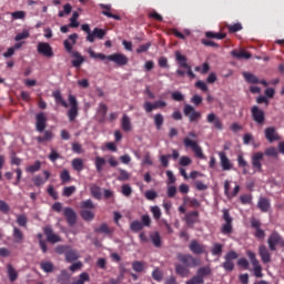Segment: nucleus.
<instances>
[{
  "instance_id": "obj_24",
  "label": "nucleus",
  "mask_w": 284,
  "mask_h": 284,
  "mask_svg": "<svg viewBox=\"0 0 284 284\" xmlns=\"http://www.w3.org/2000/svg\"><path fill=\"white\" fill-rule=\"evenodd\" d=\"M175 274L182 278H187L190 276V267L184 264H175Z\"/></svg>"
},
{
  "instance_id": "obj_19",
  "label": "nucleus",
  "mask_w": 284,
  "mask_h": 284,
  "mask_svg": "<svg viewBox=\"0 0 284 284\" xmlns=\"http://www.w3.org/2000/svg\"><path fill=\"white\" fill-rule=\"evenodd\" d=\"M44 235L47 236L48 243H61V236L54 234V231H52L51 226H45L43 229Z\"/></svg>"
},
{
  "instance_id": "obj_62",
  "label": "nucleus",
  "mask_w": 284,
  "mask_h": 284,
  "mask_svg": "<svg viewBox=\"0 0 284 284\" xmlns=\"http://www.w3.org/2000/svg\"><path fill=\"white\" fill-rule=\"evenodd\" d=\"M74 192H77V186H65L62 191V195L70 197Z\"/></svg>"
},
{
  "instance_id": "obj_38",
  "label": "nucleus",
  "mask_w": 284,
  "mask_h": 284,
  "mask_svg": "<svg viewBox=\"0 0 284 284\" xmlns=\"http://www.w3.org/2000/svg\"><path fill=\"white\" fill-rule=\"evenodd\" d=\"M153 121L156 130H161L163 128V123L165 122V118H163V114L156 113L153 116Z\"/></svg>"
},
{
  "instance_id": "obj_17",
  "label": "nucleus",
  "mask_w": 284,
  "mask_h": 284,
  "mask_svg": "<svg viewBox=\"0 0 284 284\" xmlns=\"http://www.w3.org/2000/svg\"><path fill=\"white\" fill-rule=\"evenodd\" d=\"M189 250L192 252V254L195 255H201L205 254L206 246L199 243L196 240H192L191 243L189 244Z\"/></svg>"
},
{
  "instance_id": "obj_26",
  "label": "nucleus",
  "mask_w": 284,
  "mask_h": 284,
  "mask_svg": "<svg viewBox=\"0 0 284 284\" xmlns=\"http://www.w3.org/2000/svg\"><path fill=\"white\" fill-rule=\"evenodd\" d=\"M97 113H98L100 123H103L108 114V105H105L104 103H100L98 106Z\"/></svg>"
},
{
  "instance_id": "obj_14",
  "label": "nucleus",
  "mask_w": 284,
  "mask_h": 284,
  "mask_svg": "<svg viewBox=\"0 0 284 284\" xmlns=\"http://www.w3.org/2000/svg\"><path fill=\"white\" fill-rule=\"evenodd\" d=\"M63 216L67 220L68 225L70 227H73V225H77V212L72 207H64L63 209Z\"/></svg>"
},
{
  "instance_id": "obj_9",
  "label": "nucleus",
  "mask_w": 284,
  "mask_h": 284,
  "mask_svg": "<svg viewBox=\"0 0 284 284\" xmlns=\"http://www.w3.org/2000/svg\"><path fill=\"white\" fill-rule=\"evenodd\" d=\"M251 116L257 125H263V123H265V111L256 105L251 108Z\"/></svg>"
},
{
  "instance_id": "obj_54",
  "label": "nucleus",
  "mask_w": 284,
  "mask_h": 284,
  "mask_svg": "<svg viewBox=\"0 0 284 284\" xmlns=\"http://www.w3.org/2000/svg\"><path fill=\"white\" fill-rule=\"evenodd\" d=\"M79 12L74 11L70 18L69 28H79Z\"/></svg>"
},
{
  "instance_id": "obj_42",
  "label": "nucleus",
  "mask_w": 284,
  "mask_h": 284,
  "mask_svg": "<svg viewBox=\"0 0 284 284\" xmlns=\"http://www.w3.org/2000/svg\"><path fill=\"white\" fill-rule=\"evenodd\" d=\"M227 37V34L225 33H216V32H212V31H206L205 32V38L206 39H219L220 41L225 39Z\"/></svg>"
},
{
  "instance_id": "obj_15",
  "label": "nucleus",
  "mask_w": 284,
  "mask_h": 284,
  "mask_svg": "<svg viewBox=\"0 0 284 284\" xmlns=\"http://www.w3.org/2000/svg\"><path fill=\"white\" fill-rule=\"evenodd\" d=\"M264 136L268 143H274V141H281V136L278 132H276V128L268 126L264 130Z\"/></svg>"
},
{
  "instance_id": "obj_52",
  "label": "nucleus",
  "mask_w": 284,
  "mask_h": 284,
  "mask_svg": "<svg viewBox=\"0 0 284 284\" xmlns=\"http://www.w3.org/2000/svg\"><path fill=\"white\" fill-rule=\"evenodd\" d=\"M17 224L20 227H28V216H26L24 214H18L17 215Z\"/></svg>"
},
{
  "instance_id": "obj_11",
  "label": "nucleus",
  "mask_w": 284,
  "mask_h": 284,
  "mask_svg": "<svg viewBox=\"0 0 284 284\" xmlns=\"http://www.w3.org/2000/svg\"><path fill=\"white\" fill-rule=\"evenodd\" d=\"M48 125V118L45 113L40 112L36 115V130L37 132H45V128Z\"/></svg>"
},
{
  "instance_id": "obj_59",
  "label": "nucleus",
  "mask_w": 284,
  "mask_h": 284,
  "mask_svg": "<svg viewBox=\"0 0 284 284\" xmlns=\"http://www.w3.org/2000/svg\"><path fill=\"white\" fill-rule=\"evenodd\" d=\"M98 234H112V230L108 226V224L102 223L100 227L95 229Z\"/></svg>"
},
{
  "instance_id": "obj_49",
  "label": "nucleus",
  "mask_w": 284,
  "mask_h": 284,
  "mask_svg": "<svg viewBox=\"0 0 284 284\" xmlns=\"http://www.w3.org/2000/svg\"><path fill=\"white\" fill-rule=\"evenodd\" d=\"M130 230H131V232H134V233L141 232V230H143V224L141 223V221L134 220L130 224Z\"/></svg>"
},
{
  "instance_id": "obj_16",
  "label": "nucleus",
  "mask_w": 284,
  "mask_h": 284,
  "mask_svg": "<svg viewBox=\"0 0 284 284\" xmlns=\"http://www.w3.org/2000/svg\"><path fill=\"white\" fill-rule=\"evenodd\" d=\"M99 7L102 9V14L104 17H108L109 19H114L115 21H121V16L114 14V9H112V4H99Z\"/></svg>"
},
{
  "instance_id": "obj_53",
  "label": "nucleus",
  "mask_w": 284,
  "mask_h": 284,
  "mask_svg": "<svg viewBox=\"0 0 284 284\" xmlns=\"http://www.w3.org/2000/svg\"><path fill=\"white\" fill-rule=\"evenodd\" d=\"M88 282H90V274H88V273L84 272V273H81V274L79 275V280L72 282V284H85V283H88Z\"/></svg>"
},
{
  "instance_id": "obj_36",
  "label": "nucleus",
  "mask_w": 284,
  "mask_h": 284,
  "mask_svg": "<svg viewBox=\"0 0 284 284\" xmlns=\"http://www.w3.org/2000/svg\"><path fill=\"white\" fill-rule=\"evenodd\" d=\"M71 165L75 172H83L84 164H83V159L81 158H75L72 160Z\"/></svg>"
},
{
  "instance_id": "obj_2",
  "label": "nucleus",
  "mask_w": 284,
  "mask_h": 284,
  "mask_svg": "<svg viewBox=\"0 0 284 284\" xmlns=\"http://www.w3.org/2000/svg\"><path fill=\"white\" fill-rule=\"evenodd\" d=\"M222 213H223L222 219L224 223L222 224L221 233L227 236L232 234V232H234V227L232 225V223H234V217L230 215V210L227 209L222 210Z\"/></svg>"
},
{
  "instance_id": "obj_55",
  "label": "nucleus",
  "mask_w": 284,
  "mask_h": 284,
  "mask_svg": "<svg viewBox=\"0 0 284 284\" xmlns=\"http://www.w3.org/2000/svg\"><path fill=\"white\" fill-rule=\"evenodd\" d=\"M247 256L253 265V270L256 267H261V264L258 263V261L256 260V254L252 251H247Z\"/></svg>"
},
{
  "instance_id": "obj_23",
  "label": "nucleus",
  "mask_w": 284,
  "mask_h": 284,
  "mask_svg": "<svg viewBox=\"0 0 284 284\" xmlns=\"http://www.w3.org/2000/svg\"><path fill=\"white\" fill-rule=\"evenodd\" d=\"M257 207L263 213L270 212V209L272 207V203L270 202V199L267 197H260L257 201Z\"/></svg>"
},
{
  "instance_id": "obj_60",
  "label": "nucleus",
  "mask_w": 284,
  "mask_h": 284,
  "mask_svg": "<svg viewBox=\"0 0 284 284\" xmlns=\"http://www.w3.org/2000/svg\"><path fill=\"white\" fill-rule=\"evenodd\" d=\"M227 30L231 34H234V32H241V30H243V24L239 22L234 24H230L227 26Z\"/></svg>"
},
{
  "instance_id": "obj_57",
  "label": "nucleus",
  "mask_w": 284,
  "mask_h": 284,
  "mask_svg": "<svg viewBox=\"0 0 284 284\" xmlns=\"http://www.w3.org/2000/svg\"><path fill=\"white\" fill-rule=\"evenodd\" d=\"M81 210H94V202L92 200H85L80 203Z\"/></svg>"
},
{
  "instance_id": "obj_3",
  "label": "nucleus",
  "mask_w": 284,
  "mask_h": 284,
  "mask_svg": "<svg viewBox=\"0 0 284 284\" xmlns=\"http://www.w3.org/2000/svg\"><path fill=\"white\" fill-rule=\"evenodd\" d=\"M178 261L186 267H199L201 265V260L194 257L192 254H178Z\"/></svg>"
},
{
  "instance_id": "obj_12",
  "label": "nucleus",
  "mask_w": 284,
  "mask_h": 284,
  "mask_svg": "<svg viewBox=\"0 0 284 284\" xmlns=\"http://www.w3.org/2000/svg\"><path fill=\"white\" fill-rule=\"evenodd\" d=\"M217 154L220 158V165L223 172H230V170L234 168V164H232V161H230V158H227V154L223 151H220Z\"/></svg>"
},
{
  "instance_id": "obj_31",
  "label": "nucleus",
  "mask_w": 284,
  "mask_h": 284,
  "mask_svg": "<svg viewBox=\"0 0 284 284\" xmlns=\"http://www.w3.org/2000/svg\"><path fill=\"white\" fill-rule=\"evenodd\" d=\"M79 252L75 250H72L71 247L68 250L65 255V262L67 263H74V261H79Z\"/></svg>"
},
{
  "instance_id": "obj_43",
  "label": "nucleus",
  "mask_w": 284,
  "mask_h": 284,
  "mask_svg": "<svg viewBox=\"0 0 284 284\" xmlns=\"http://www.w3.org/2000/svg\"><path fill=\"white\" fill-rule=\"evenodd\" d=\"M150 240L154 247H161V234H159V232L151 233Z\"/></svg>"
},
{
  "instance_id": "obj_22",
  "label": "nucleus",
  "mask_w": 284,
  "mask_h": 284,
  "mask_svg": "<svg viewBox=\"0 0 284 284\" xmlns=\"http://www.w3.org/2000/svg\"><path fill=\"white\" fill-rule=\"evenodd\" d=\"M258 255L261 256L262 263H271L272 262V254H270V250H267V246L260 245L258 246Z\"/></svg>"
},
{
  "instance_id": "obj_45",
  "label": "nucleus",
  "mask_w": 284,
  "mask_h": 284,
  "mask_svg": "<svg viewBox=\"0 0 284 284\" xmlns=\"http://www.w3.org/2000/svg\"><path fill=\"white\" fill-rule=\"evenodd\" d=\"M80 216L83 219V221H93L94 220V212L90 211V210H82L80 212Z\"/></svg>"
},
{
  "instance_id": "obj_7",
  "label": "nucleus",
  "mask_w": 284,
  "mask_h": 284,
  "mask_svg": "<svg viewBox=\"0 0 284 284\" xmlns=\"http://www.w3.org/2000/svg\"><path fill=\"white\" fill-rule=\"evenodd\" d=\"M183 112L184 116L189 118L190 123H196L202 116L201 112L196 111V109L190 104L184 105Z\"/></svg>"
},
{
  "instance_id": "obj_5",
  "label": "nucleus",
  "mask_w": 284,
  "mask_h": 284,
  "mask_svg": "<svg viewBox=\"0 0 284 284\" xmlns=\"http://www.w3.org/2000/svg\"><path fill=\"white\" fill-rule=\"evenodd\" d=\"M267 245L271 252H276L277 245L280 247H284L283 236H281V234H278L276 231L272 232L267 239Z\"/></svg>"
},
{
  "instance_id": "obj_40",
  "label": "nucleus",
  "mask_w": 284,
  "mask_h": 284,
  "mask_svg": "<svg viewBox=\"0 0 284 284\" xmlns=\"http://www.w3.org/2000/svg\"><path fill=\"white\" fill-rule=\"evenodd\" d=\"M105 163L106 161L104 160V158L95 156L94 165H95L97 172L99 173L103 172V166L105 165Z\"/></svg>"
},
{
  "instance_id": "obj_51",
  "label": "nucleus",
  "mask_w": 284,
  "mask_h": 284,
  "mask_svg": "<svg viewBox=\"0 0 284 284\" xmlns=\"http://www.w3.org/2000/svg\"><path fill=\"white\" fill-rule=\"evenodd\" d=\"M120 173L118 176V181H130L131 174L125 169H118Z\"/></svg>"
},
{
  "instance_id": "obj_64",
  "label": "nucleus",
  "mask_w": 284,
  "mask_h": 284,
  "mask_svg": "<svg viewBox=\"0 0 284 284\" xmlns=\"http://www.w3.org/2000/svg\"><path fill=\"white\" fill-rule=\"evenodd\" d=\"M204 283H205V280H203L202 277L195 274L193 277H191V280L186 281L185 284H204Z\"/></svg>"
},
{
  "instance_id": "obj_58",
  "label": "nucleus",
  "mask_w": 284,
  "mask_h": 284,
  "mask_svg": "<svg viewBox=\"0 0 284 284\" xmlns=\"http://www.w3.org/2000/svg\"><path fill=\"white\" fill-rule=\"evenodd\" d=\"M237 165L239 168H243V174H247V161H245V158H243V155H239L237 156Z\"/></svg>"
},
{
  "instance_id": "obj_1",
  "label": "nucleus",
  "mask_w": 284,
  "mask_h": 284,
  "mask_svg": "<svg viewBox=\"0 0 284 284\" xmlns=\"http://www.w3.org/2000/svg\"><path fill=\"white\" fill-rule=\"evenodd\" d=\"M192 139H199V134H196L195 131L189 132V135L183 139L184 146L191 148L197 159H205V154H203V149L201 148V145H199V142H196V140Z\"/></svg>"
},
{
  "instance_id": "obj_8",
  "label": "nucleus",
  "mask_w": 284,
  "mask_h": 284,
  "mask_svg": "<svg viewBox=\"0 0 284 284\" xmlns=\"http://www.w3.org/2000/svg\"><path fill=\"white\" fill-rule=\"evenodd\" d=\"M37 52L47 59H52V57H54V50L48 42H39L37 45Z\"/></svg>"
},
{
  "instance_id": "obj_46",
  "label": "nucleus",
  "mask_w": 284,
  "mask_h": 284,
  "mask_svg": "<svg viewBox=\"0 0 284 284\" xmlns=\"http://www.w3.org/2000/svg\"><path fill=\"white\" fill-rule=\"evenodd\" d=\"M40 267L42 271L45 272V274H50L51 272H54V264H52V262H41Z\"/></svg>"
},
{
  "instance_id": "obj_48",
  "label": "nucleus",
  "mask_w": 284,
  "mask_h": 284,
  "mask_svg": "<svg viewBox=\"0 0 284 284\" xmlns=\"http://www.w3.org/2000/svg\"><path fill=\"white\" fill-rule=\"evenodd\" d=\"M243 77H244L246 83H253V84L258 83V78L256 75H254L253 73L244 72Z\"/></svg>"
},
{
  "instance_id": "obj_21",
  "label": "nucleus",
  "mask_w": 284,
  "mask_h": 284,
  "mask_svg": "<svg viewBox=\"0 0 284 284\" xmlns=\"http://www.w3.org/2000/svg\"><path fill=\"white\" fill-rule=\"evenodd\" d=\"M251 227L255 230V239H265V231L261 229V221L253 217L251 220Z\"/></svg>"
},
{
  "instance_id": "obj_44",
  "label": "nucleus",
  "mask_w": 284,
  "mask_h": 284,
  "mask_svg": "<svg viewBox=\"0 0 284 284\" xmlns=\"http://www.w3.org/2000/svg\"><path fill=\"white\" fill-rule=\"evenodd\" d=\"M211 254L213 256H221V254H223V244L214 243L212 248H211Z\"/></svg>"
},
{
  "instance_id": "obj_50",
  "label": "nucleus",
  "mask_w": 284,
  "mask_h": 284,
  "mask_svg": "<svg viewBox=\"0 0 284 284\" xmlns=\"http://www.w3.org/2000/svg\"><path fill=\"white\" fill-rule=\"evenodd\" d=\"M132 270H133V272L141 273V272H143V270H145V263H143L141 261H134V262H132Z\"/></svg>"
},
{
  "instance_id": "obj_47",
  "label": "nucleus",
  "mask_w": 284,
  "mask_h": 284,
  "mask_svg": "<svg viewBox=\"0 0 284 284\" xmlns=\"http://www.w3.org/2000/svg\"><path fill=\"white\" fill-rule=\"evenodd\" d=\"M60 180L63 184L70 183V181H72V176L70 175V171H68V169L62 170L60 173Z\"/></svg>"
},
{
  "instance_id": "obj_28",
  "label": "nucleus",
  "mask_w": 284,
  "mask_h": 284,
  "mask_svg": "<svg viewBox=\"0 0 284 284\" xmlns=\"http://www.w3.org/2000/svg\"><path fill=\"white\" fill-rule=\"evenodd\" d=\"M52 97L58 105H62V108H68V102L65 99H63V95L61 94V91H54L52 93Z\"/></svg>"
},
{
  "instance_id": "obj_20",
  "label": "nucleus",
  "mask_w": 284,
  "mask_h": 284,
  "mask_svg": "<svg viewBox=\"0 0 284 284\" xmlns=\"http://www.w3.org/2000/svg\"><path fill=\"white\" fill-rule=\"evenodd\" d=\"M206 121L212 123L215 130H223V121H221V118L216 116V113H209L206 115Z\"/></svg>"
},
{
  "instance_id": "obj_25",
  "label": "nucleus",
  "mask_w": 284,
  "mask_h": 284,
  "mask_svg": "<svg viewBox=\"0 0 284 284\" xmlns=\"http://www.w3.org/2000/svg\"><path fill=\"white\" fill-rule=\"evenodd\" d=\"M199 219V211L189 212L185 214L184 221L186 225L190 227L191 225H194Z\"/></svg>"
},
{
  "instance_id": "obj_33",
  "label": "nucleus",
  "mask_w": 284,
  "mask_h": 284,
  "mask_svg": "<svg viewBox=\"0 0 284 284\" xmlns=\"http://www.w3.org/2000/svg\"><path fill=\"white\" fill-rule=\"evenodd\" d=\"M72 57L75 58L74 60H72L73 68H81V65H83V62L85 61V58H83V55H81V53L77 51L72 53Z\"/></svg>"
},
{
  "instance_id": "obj_35",
  "label": "nucleus",
  "mask_w": 284,
  "mask_h": 284,
  "mask_svg": "<svg viewBox=\"0 0 284 284\" xmlns=\"http://www.w3.org/2000/svg\"><path fill=\"white\" fill-rule=\"evenodd\" d=\"M121 128L123 132H131L132 131V122L130 121V116L123 115L121 121Z\"/></svg>"
},
{
  "instance_id": "obj_27",
  "label": "nucleus",
  "mask_w": 284,
  "mask_h": 284,
  "mask_svg": "<svg viewBox=\"0 0 284 284\" xmlns=\"http://www.w3.org/2000/svg\"><path fill=\"white\" fill-rule=\"evenodd\" d=\"M13 241L14 243H23V239H26V235H23V231L19 229L18 226H13Z\"/></svg>"
},
{
  "instance_id": "obj_63",
  "label": "nucleus",
  "mask_w": 284,
  "mask_h": 284,
  "mask_svg": "<svg viewBox=\"0 0 284 284\" xmlns=\"http://www.w3.org/2000/svg\"><path fill=\"white\" fill-rule=\"evenodd\" d=\"M184 203H187L190 207H201V203L196 199L184 197Z\"/></svg>"
},
{
  "instance_id": "obj_4",
  "label": "nucleus",
  "mask_w": 284,
  "mask_h": 284,
  "mask_svg": "<svg viewBox=\"0 0 284 284\" xmlns=\"http://www.w3.org/2000/svg\"><path fill=\"white\" fill-rule=\"evenodd\" d=\"M69 104L71 105L68 110V119L70 122L75 121L79 116V101L75 95L69 94L68 97Z\"/></svg>"
},
{
  "instance_id": "obj_39",
  "label": "nucleus",
  "mask_w": 284,
  "mask_h": 284,
  "mask_svg": "<svg viewBox=\"0 0 284 284\" xmlns=\"http://www.w3.org/2000/svg\"><path fill=\"white\" fill-rule=\"evenodd\" d=\"M52 139H54V133H52L50 130H47L44 131L43 136L37 138V141L38 143H45V141H52Z\"/></svg>"
},
{
  "instance_id": "obj_34",
  "label": "nucleus",
  "mask_w": 284,
  "mask_h": 284,
  "mask_svg": "<svg viewBox=\"0 0 284 284\" xmlns=\"http://www.w3.org/2000/svg\"><path fill=\"white\" fill-rule=\"evenodd\" d=\"M175 61H178L180 68H187V57L181 54L180 51H175Z\"/></svg>"
},
{
  "instance_id": "obj_30",
  "label": "nucleus",
  "mask_w": 284,
  "mask_h": 284,
  "mask_svg": "<svg viewBox=\"0 0 284 284\" xmlns=\"http://www.w3.org/2000/svg\"><path fill=\"white\" fill-rule=\"evenodd\" d=\"M232 57H234V59H252V53L245 51V50H233L231 52Z\"/></svg>"
},
{
  "instance_id": "obj_37",
  "label": "nucleus",
  "mask_w": 284,
  "mask_h": 284,
  "mask_svg": "<svg viewBox=\"0 0 284 284\" xmlns=\"http://www.w3.org/2000/svg\"><path fill=\"white\" fill-rule=\"evenodd\" d=\"M212 274V268L210 266H202L196 271V275L203 278L205 281L206 276H210Z\"/></svg>"
},
{
  "instance_id": "obj_13",
  "label": "nucleus",
  "mask_w": 284,
  "mask_h": 284,
  "mask_svg": "<svg viewBox=\"0 0 284 284\" xmlns=\"http://www.w3.org/2000/svg\"><path fill=\"white\" fill-rule=\"evenodd\" d=\"M108 61H112L113 63H115V65H128L129 59L128 55L123 54V53H113L108 55Z\"/></svg>"
},
{
  "instance_id": "obj_6",
  "label": "nucleus",
  "mask_w": 284,
  "mask_h": 284,
  "mask_svg": "<svg viewBox=\"0 0 284 284\" xmlns=\"http://www.w3.org/2000/svg\"><path fill=\"white\" fill-rule=\"evenodd\" d=\"M239 258V253L236 251H230L225 256H224V262L222 264L223 270L225 272H234V261Z\"/></svg>"
},
{
  "instance_id": "obj_56",
  "label": "nucleus",
  "mask_w": 284,
  "mask_h": 284,
  "mask_svg": "<svg viewBox=\"0 0 284 284\" xmlns=\"http://www.w3.org/2000/svg\"><path fill=\"white\" fill-rule=\"evenodd\" d=\"M88 53L90 54L91 59H99L100 61H105V59H108V55L103 53H97L92 49H89Z\"/></svg>"
},
{
  "instance_id": "obj_10",
  "label": "nucleus",
  "mask_w": 284,
  "mask_h": 284,
  "mask_svg": "<svg viewBox=\"0 0 284 284\" xmlns=\"http://www.w3.org/2000/svg\"><path fill=\"white\" fill-rule=\"evenodd\" d=\"M263 156H264L263 152H256V153H253L251 158L252 168L256 172H263V164L261 163L263 161Z\"/></svg>"
},
{
  "instance_id": "obj_32",
  "label": "nucleus",
  "mask_w": 284,
  "mask_h": 284,
  "mask_svg": "<svg viewBox=\"0 0 284 284\" xmlns=\"http://www.w3.org/2000/svg\"><path fill=\"white\" fill-rule=\"evenodd\" d=\"M90 193L93 199H97V201H101V199H102L101 186H99L97 184H92L90 186Z\"/></svg>"
},
{
  "instance_id": "obj_29",
  "label": "nucleus",
  "mask_w": 284,
  "mask_h": 284,
  "mask_svg": "<svg viewBox=\"0 0 284 284\" xmlns=\"http://www.w3.org/2000/svg\"><path fill=\"white\" fill-rule=\"evenodd\" d=\"M7 273H8V276H9V281L11 283H14V281H17L19 278V273L17 272L14 266H12V264L7 265Z\"/></svg>"
},
{
  "instance_id": "obj_41",
  "label": "nucleus",
  "mask_w": 284,
  "mask_h": 284,
  "mask_svg": "<svg viewBox=\"0 0 284 284\" xmlns=\"http://www.w3.org/2000/svg\"><path fill=\"white\" fill-rule=\"evenodd\" d=\"M39 170H41V161L39 160L26 168V172H29V174H34V172H39Z\"/></svg>"
},
{
  "instance_id": "obj_18",
  "label": "nucleus",
  "mask_w": 284,
  "mask_h": 284,
  "mask_svg": "<svg viewBox=\"0 0 284 284\" xmlns=\"http://www.w3.org/2000/svg\"><path fill=\"white\" fill-rule=\"evenodd\" d=\"M105 30L95 27L93 29V31L91 32V34L87 36V41H89V43H94V39H104L105 38Z\"/></svg>"
},
{
  "instance_id": "obj_61",
  "label": "nucleus",
  "mask_w": 284,
  "mask_h": 284,
  "mask_svg": "<svg viewBox=\"0 0 284 284\" xmlns=\"http://www.w3.org/2000/svg\"><path fill=\"white\" fill-rule=\"evenodd\" d=\"M72 12V4L67 3L63 6V11H59L58 17L63 18L65 14H71Z\"/></svg>"
}]
</instances>
